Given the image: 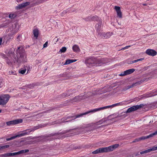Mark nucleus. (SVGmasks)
<instances>
[{
  "label": "nucleus",
  "mask_w": 157,
  "mask_h": 157,
  "mask_svg": "<svg viewBox=\"0 0 157 157\" xmlns=\"http://www.w3.org/2000/svg\"><path fill=\"white\" fill-rule=\"evenodd\" d=\"M15 49L13 48H10L7 54V56L12 58L14 63L20 65L21 62H26L27 61L26 55L25 50L23 48L18 47L16 50V55L15 56L14 52Z\"/></svg>",
  "instance_id": "nucleus-1"
},
{
  "label": "nucleus",
  "mask_w": 157,
  "mask_h": 157,
  "mask_svg": "<svg viewBox=\"0 0 157 157\" xmlns=\"http://www.w3.org/2000/svg\"><path fill=\"white\" fill-rule=\"evenodd\" d=\"M121 105V103L119 102L118 103L113 104L110 105H108V106H105L99 108H98L94 109L93 110H90V111H89L87 112H86L85 113H82L76 115L75 116H73L68 117H67V118L66 119V120L67 119H69V118H74V119H73V120H74V119H75L77 118H78V117H81L83 115H86L88 114L89 113H90L95 112L97 111H100V110L104 109H106L107 108H113L115 106L120 105ZM72 120H73V119H72Z\"/></svg>",
  "instance_id": "nucleus-2"
},
{
  "label": "nucleus",
  "mask_w": 157,
  "mask_h": 157,
  "mask_svg": "<svg viewBox=\"0 0 157 157\" xmlns=\"http://www.w3.org/2000/svg\"><path fill=\"white\" fill-rule=\"evenodd\" d=\"M41 127H42L40 125L35 126L31 129H27L25 130L24 131L22 132L19 134L18 135H17L15 136H16V137H17L25 136L26 135L29 134V133L31 132H34L36 130Z\"/></svg>",
  "instance_id": "nucleus-3"
},
{
  "label": "nucleus",
  "mask_w": 157,
  "mask_h": 157,
  "mask_svg": "<svg viewBox=\"0 0 157 157\" xmlns=\"http://www.w3.org/2000/svg\"><path fill=\"white\" fill-rule=\"evenodd\" d=\"M10 97V95L8 94L2 95L0 96V105H5L8 102Z\"/></svg>",
  "instance_id": "nucleus-4"
},
{
  "label": "nucleus",
  "mask_w": 157,
  "mask_h": 157,
  "mask_svg": "<svg viewBox=\"0 0 157 157\" xmlns=\"http://www.w3.org/2000/svg\"><path fill=\"white\" fill-rule=\"evenodd\" d=\"M144 104H141L139 105H134L129 108L126 111V113H131L132 112L135 111L138 109H140L144 106Z\"/></svg>",
  "instance_id": "nucleus-5"
},
{
  "label": "nucleus",
  "mask_w": 157,
  "mask_h": 157,
  "mask_svg": "<svg viewBox=\"0 0 157 157\" xmlns=\"http://www.w3.org/2000/svg\"><path fill=\"white\" fill-rule=\"evenodd\" d=\"M22 119L15 120L6 122V124L8 126H10L21 123L22 122Z\"/></svg>",
  "instance_id": "nucleus-6"
},
{
  "label": "nucleus",
  "mask_w": 157,
  "mask_h": 157,
  "mask_svg": "<svg viewBox=\"0 0 157 157\" xmlns=\"http://www.w3.org/2000/svg\"><path fill=\"white\" fill-rule=\"evenodd\" d=\"M95 59L90 58L86 60V63L89 67L97 66V63L95 62Z\"/></svg>",
  "instance_id": "nucleus-7"
},
{
  "label": "nucleus",
  "mask_w": 157,
  "mask_h": 157,
  "mask_svg": "<svg viewBox=\"0 0 157 157\" xmlns=\"http://www.w3.org/2000/svg\"><path fill=\"white\" fill-rule=\"evenodd\" d=\"M135 71V69L132 68L127 70L123 72H122L119 75L121 76H124L133 73Z\"/></svg>",
  "instance_id": "nucleus-8"
},
{
  "label": "nucleus",
  "mask_w": 157,
  "mask_h": 157,
  "mask_svg": "<svg viewBox=\"0 0 157 157\" xmlns=\"http://www.w3.org/2000/svg\"><path fill=\"white\" fill-rule=\"evenodd\" d=\"M107 152L106 147L100 148L92 152V154H95L99 153Z\"/></svg>",
  "instance_id": "nucleus-9"
},
{
  "label": "nucleus",
  "mask_w": 157,
  "mask_h": 157,
  "mask_svg": "<svg viewBox=\"0 0 157 157\" xmlns=\"http://www.w3.org/2000/svg\"><path fill=\"white\" fill-rule=\"evenodd\" d=\"M13 37L12 35H7L4 36L3 37V43H5L6 44L8 42H9L10 40L12 39Z\"/></svg>",
  "instance_id": "nucleus-10"
},
{
  "label": "nucleus",
  "mask_w": 157,
  "mask_h": 157,
  "mask_svg": "<svg viewBox=\"0 0 157 157\" xmlns=\"http://www.w3.org/2000/svg\"><path fill=\"white\" fill-rule=\"evenodd\" d=\"M146 53L148 55L154 56L157 54V52L155 50L151 49H148L146 52Z\"/></svg>",
  "instance_id": "nucleus-11"
},
{
  "label": "nucleus",
  "mask_w": 157,
  "mask_h": 157,
  "mask_svg": "<svg viewBox=\"0 0 157 157\" xmlns=\"http://www.w3.org/2000/svg\"><path fill=\"white\" fill-rule=\"evenodd\" d=\"M84 95L78 96L75 97L74 98L71 99L70 101L72 102H76L78 101H80L84 99V98H83Z\"/></svg>",
  "instance_id": "nucleus-12"
},
{
  "label": "nucleus",
  "mask_w": 157,
  "mask_h": 157,
  "mask_svg": "<svg viewBox=\"0 0 157 157\" xmlns=\"http://www.w3.org/2000/svg\"><path fill=\"white\" fill-rule=\"evenodd\" d=\"M119 146L118 144H116L114 145L110 146L107 147H105L107 152H110L113 151L114 149L117 148Z\"/></svg>",
  "instance_id": "nucleus-13"
},
{
  "label": "nucleus",
  "mask_w": 157,
  "mask_h": 157,
  "mask_svg": "<svg viewBox=\"0 0 157 157\" xmlns=\"http://www.w3.org/2000/svg\"><path fill=\"white\" fill-rule=\"evenodd\" d=\"M137 85H140L139 84V82H136L135 83H133L132 85L128 86H127L125 87L122 90V91H125L126 90L128 89H129L131 88H132L134 86H136Z\"/></svg>",
  "instance_id": "nucleus-14"
},
{
  "label": "nucleus",
  "mask_w": 157,
  "mask_h": 157,
  "mask_svg": "<svg viewBox=\"0 0 157 157\" xmlns=\"http://www.w3.org/2000/svg\"><path fill=\"white\" fill-rule=\"evenodd\" d=\"M20 154L19 151L17 152L13 153H6L4 154H3L1 155V156L2 157H7L8 156H13L16 155H18Z\"/></svg>",
  "instance_id": "nucleus-15"
},
{
  "label": "nucleus",
  "mask_w": 157,
  "mask_h": 157,
  "mask_svg": "<svg viewBox=\"0 0 157 157\" xmlns=\"http://www.w3.org/2000/svg\"><path fill=\"white\" fill-rule=\"evenodd\" d=\"M29 2H26L25 3H23L21 4L18 5L16 7L17 9V10H20L22 9L27 6H28L29 5Z\"/></svg>",
  "instance_id": "nucleus-16"
},
{
  "label": "nucleus",
  "mask_w": 157,
  "mask_h": 157,
  "mask_svg": "<svg viewBox=\"0 0 157 157\" xmlns=\"http://www.w3.org/2000/svg\"><path fill=\"white\" fill-rule=\"evenodd\" d=\"M114 9L117 11V16L120 18H121L122 17V14L121 11L120 7L119 6H115Z\"/></svg>",
  "instance_id": "nucleus-17"
},
{
  "label": "nucleus",
  "mask_w": 157,
  "mask_h": 157,
  "mask_svg": "<svg viewBox=\"0 0 157 157\" xmlns=\"http://www.w3.org/2000/svg\"><path fill=\"white\" fill-rule=\"evenodd\" d=\"M87 21H99V17L97 16H89L88 17H87L86 19Z\"/></svg>",
  "instance_id": "nucleus-18"
},
{
  "label": "nucleus",
  "mask_w": 157,
  "mask_h": 157,
  "mask_svg": "<svg viewBox=\"0 0 157 157\" xmlns=\"http://www.w3.org/2000/svg\"><path fill=\"white\" fill-rule=\"evenodd\" d=\"M108 34V33L105 34V33H101L100 32H98V36L101 37L102 38H107L109 37V35L107 36V35Z\"/></svg>",
  "instance_id": "nucleus-19"
},
{
  "label": "nucleus",
  "mask_w": 157,
  "mask_h": 157,
  "mask_svg": "<svg viewBox=\"0 0 157 157\" xmlns=\"http://www.w3.org/2000/svg\"><path fill=\"white\" fill-rule=\"evenodd\" d=\"M33 33L34 37H35L36 39H37L39 34L38 29L37 28L33 29Z\"/></svg>",
  "instance_id": "nucleus-20"
},
{
  "label": "nucleus",
  "mask_w": 157,
  "mask_h": 157,
  "mask_svg": "<svg viewBox=\"0 0 157 157\" xmlns=\"http://www.w3.org/2000/svg\"><path fill=\"white\" fill-rule=\"evenodd\" d=\"M154 136V135L153 133L151 134L148 136H143L141 137H140V141L142 140H144L147 139L151 137H153V136Z\"/></svg>",
  "instance_id": "nucleus-21"
},
{
  "label": "nucleus",
  "mask_w": 157,
  "mask_h": 157,
  "mask_svg": "<svg viewBox=\"0 0 157 157\" xmlns=\"http://www.w3.org/2000/svg\"><path fill=\"white\" fill-rule=\"evenodd\" d=\"M73 51L75 52H78L80 51V49L78 46L76 44H75L72 47Z\"/></svg>",
  "instance_id": "nucleus-22"
},
{
  "label": "nucleus",
  "mask_w": 157,
  "mask_h": 157,
  "mask_svg": "<svg viewBox=\"0 0 157 157\" xmlns=\"http://www.w3.org/2000/svg\"><path fill=\"white\" fill-rule=\"evenodd\" d=\"M101 23V21L99 20V21H98V23L96 25V29L98 33L100 32Z\"/></svg>",
  "instance_id": "nucleus-23"
},
{
  "label": "nucleus",
  "mask_w": 157,
  "mask_h": 157,
  "mask_svg": "<svg viewBox=\"0 0 157 157\" xmlns=\"http://www.w3.org/2000/svg\"><path fill=\"white\" fill-rule=\"evenodd\" d=\"M77 61L76 59H68L66 60L65 63L64 64V65L69 64L71 63H73Z\"/></svg>",
  "instance_id": "nucleus-24"
},
{
  "label": "nucleus",
  "mask_w": 157,
  "mask_h": 157,
  "mask_svg": "<svg viewBox=\"0 0 157 157\" xmlns=\"http://www.w3.org/2000/svg\"><path fill=\"white\" fill-rule=\"evenodd\" d=\"M9 21H6V22L0 25V28L6 27L9 25Z\"/></svg>",
  "instance_id": "nucleus-25"
},
{
  "label": "nucleus",
  "mask_w": 157,
  "mask_h": 157,
  "mask_svg": "<svg viewBox=\"0 0 157 157\" xmlns=\"http://www.w3.org/2000/svg\"><path fill=\"white\" fill-rule=\"evenodd\" d=\"M26 70V69L25 68L23 69L22 68H21L20 70H19V73L23 75L25 73Z\"/></svg>",
  "instance_id": "nucleus-26"
},
{
  "label": "nucleus",
  "mask_w": 157,
  "mask_h": 157,
  "mask_svg": "<svg viewBox=\"0 0 157 157\" xmlns=\"http://www.w3.org/2000/svg\"><path fill=\"white\" fill-rule=\"evenodd\" d=\"M65 133V132H57V133H55L54 134L53 133H52L51 134H50V135L51 136H57V135H63V134H64Z\"/></svg>",
  "instance_id": "nucleus-27"
},
{
  "label": "nucleus",
  "mask_w": 157,
  "mask_h": 157,
  "mask_svg": "<svg viewBox=\"0 0 157 157\" xmlns=\"http://www.w3.org/2000/svg\"><path fill=\"white\" fill-rule=\"evenodd\" d=\"M66 48L65 47H63L60 50L59 52H60V53H64L66 51Z\"/></svg>",
  "instance_id": "nucleus-28"
},
{
  "label": "nucleus",
  "mask_w": 157,
  "mask_h": 157,
  "mask_svg": "<svg viewBox=\"0 0 157 157\" xmlns=\"http://www.w3.org/2000/svg\"><path fill=\"white\" fill-rule=\"evenodd\" d=\"M6 63L9 65L11 66L12 64V63L10 60L9 59L8 57H6Z\"/></svg>",
  "instance_id": "nucleus-29"
},
{
  "label": "nucleus",
  "mask_w": 157,
  "mask_h": 157,
  "mask_svg": "<svg viewBox=\"0 0 157 157\" xmlns=\"http://www.w3.org/2000/svg\"><path fill=\"white\" fill-rule=\"evenodd\" d=\"M10 146L8 145H5L4 146H0V150L3 149H4L9 147Z\"/></svg>",
  "instance_id": "nucleus-30"
},
{
  "label": "nucleus",
  "mask_w": 157,
  "mask_h": 157,
  "mask_svg": "<svg viewBox=\"0 0 157 157\" xmlns=\"http://www.w3.org/2000/svg\"><path fill=\"white\" fill-rule=\"evenodd\" d=\"M29 150L28 149H26L25 150H22L20 151H19L20 154H23L24 153H25L28 152L29 151Z\"/></svg>",
  "instance_id": "nucleus-31"
},
{
  "label": "nucleus",
  "mask_w": 157,
  "mask_h": 157,
  "mask_svg": "<svg viewBox=\"0 0 157 157\" xmlns=\"http://www.w3.org/2000/svg\"><path fill=\"white\" fill-rule=\"evenodd\" d=\"M150 149L145 150L144 151H142L140 152V154H144L148 152H150Z\"/></svg>",
  "instance_id": "nucleus-32"
},
{
  "label": "nucleus",
  "mask_w": 157,
  "mask_h": 157,
  "mask_svg": "<svg viewBox=\"0 0 157 157\" xmlns=\"http://www.w3.org/2000/svg\"><path fill=\"white\" fill-rule=\"evenodd\" d=\"M67 92V94H70L69 95V96H70V95L72 94L73 93H75V92L73 91V90L71 89L68 90Z\"/></svg>",
  "instance_id": "nucleus-33"
},
{
  "label": "nucleus",
  "mask_w": 157,
  "mask_h": 157,
  "mask_svg": "<svg viewBox=\"0 0 157 157\" xmlns=\"http://www.w3.org/2000/svg\"><path fill=\"white\" fill-rule=\"evenodd\" d=\"M8 74L9 75H16V72L13 71H9L8 72Z\"/></svg>",
  "instance_id": "nucleus-34"
},
{
  "label": "nucleus",
  "mask_w": 157,
  "mask_h": 157,
  "mask_svg": "<svg viewBox=\"0 0 157 157\" xmlns=\"http://www.w3.org/2000/svg\"><path fill=\"white\" fill-rule=\"evenodd\" d=\"M147 80V78H144V79H141L140 81H138L139 82V85L141 84L142 82H144L145 80Z\"/></svg>",
  "instance_id": "nucleus-35"
},
{
  "label": "nucleus",
  "mask_w": 157,
  "mask_h": 157,
  "mask_svg": "<svg viewBox=\"0 0 157 157\" xmlns=\"http://www.w3.org/2000/svg\"><path fill=\"white\" fill-rule=\"evenodd\" d=\"M16 138V136H13L11 137H10V138H7L6 139V141H9L10 140H11L14 139Z\"/></svg>",
  "instance_id": "nucleus-36"
},
{
  "label": "nucleus",
  "mask_w": 157,
  "mask_h": 157,
  "mask_svg": "<svg viewBox=\"0 0 157 157\" xmlns=\"http://www.w3.org/2000/svg\"><path fill=\"white\" fill-rule=\"evenodd\" d=\"M150 151H155L157 150V146H154L152 147L150 149Z\"/></svg>",
  "instance_id": "nucleus-37"
},
{
  "label": "nucleus",
  "mask_w": 157,
  "mask_h": 157,
  "mask_svg": "<svg viewBox=\"0 0 157 157\" xmlns=\"http://www.w3.org/2000/svg\"><path fill=\"white\" fill-rule=\"evenodd\" d=\"M15 17V15L13 14H10L9 16V17L11 19L14 18Z\"/></svg>",
  "instance_id": "nucleus-38"
},
{
  "label": "nucleus",
  "mask_w": 157,
  "mask_h": 157,
  "mask_svg": "<svg viewBox=\"0 0 157 157\" xmlns=\"http://www.w3.org/2000/svg\"><path fill=\"white\" fill-rule=\"evenodd\" d=\"M3 79L2 78H0V88L3 86Z\"/></svg>",
  "instance_id": "nucleus-39"
},
{
  "label": "nucleus",
  "mask_w": 157,
  "mask_h": 157,
  "mask_svg": "<svg viewBox=\"0 0 157 157\" xmlns=\"http://www.w3.org/2000/svg\"><path fill=\"white\" fill-rule=\"evenodd\" d=\"M70 94H67V92L63 93L62 94V96L63 97H65L68 96H69Z\"/></svg>",
  "instance_id": "nucleus-40"
},
{
  "label": "nucleus",
  "mask_w": 157,
  "mask_h": 157,
  "mask_svg": "<svg viewBox=\"0 0 157 157\" xmlns=\"http://www.w3.org/2000/svg\"><path fill=\"white\" fill-rule=\"evenodd\" d=\"M140 141V138H136L134 140L132 141V143H135L136 142H139Z\"/></svg>",
  "instance_id": "nucleus-41"
},
{
  "label": "nucleus",
  "mask_w": 157,
  "mask_h": 157,
  "mask_svg": "<svg viewBox=\"0 0 157 157\" xmlns=\"http://www.w3.org/2000/svg\"><path fill=\"white\" fill-rule=\"evenodd\" d=\"M12 27L13 29H15L17 26V23H15L12 25Z\"/></svg>",
  "instance_id": "nucleus-42"
},
{
  "label": "nucleus",
  "mask_w": 157,
  "mask_h": 157,
  "mask_svg": "<svg viewBox=\"0 0 157 157\" xmlns=\"http://www.w3.org/2000/svg\"><path fill=\"white\" fill-rule=\"evenodd\" d=\"M21 37V35L20 34L17 37V39L18 41H19L20 40V38Z\"/></svg>",
  "instance_id": "nucleus-43"
},
{
  "label": "nucleus",
  "mask_w": 157,
  "mask_h": 157,
  "mask_svg": "<svg viewBox=\"0 0 157 157\" xmlns=\"http://www.w3.org/2000/svg\"><path fill=\"white\" fill-rule=\"evenodd\" d=\"M48 42L47 41L44 44V45H43L44 48H46V47L47 46H48Z\"/></svg>",
  "instance_id": "nucleus-44"
},
{
  "label": "nucleus",
  "mask_w": 157,
  "mask_h": 157,
  "mask_svg": "<svg viewBox=\"0 0 157 157\" xmlns=\"http://www.w3.org/2000/svg\"><path fill=\"white\" fill-rule=\"evenodd\" d=\"M130 46H130V45L128 46H126L125 47H124V48H122L121 49V50H124V49H127V48H128L130 47Z\"/></svg>",
  "instance_id": "nucleus-45"
},
{
  "label": "nucleus",
  "mask_w": 157,
  "mask_h": 157,
  "mask_svg": "<svg viewBox=\"0 0 157 157\" xmlns=\"http://www.w3.org/2000/svg\"><path fill=\"white\" fill-rule=\"evenodd\" d=\"M127 63L128 64H132V63H133V61H128L127 62Z\"/></svg>",
  "instance_id": "nucleus-46"
},
{
  "label": "nucleus",
  "mask_w": 157,
  "mask_h": 157,
  "mask_svg": "<svg viewBox=\"0 0 157 157\" xmlns=\"http://www.w3.org/2000/svg\"><path fill=\"white\" fill-rule=\"evenodd\" d=\"M61 121H62V122H69V121H65V120H64V118H62V119H61Z\"/></svg>",
  "instance_id": "nucleus-47"
},
{
  "label": "nucleus",
  "mask_w": 157,
  "mask_h": 157,
  "mask_svg": "<svg viewBox=\"0 0 157 157\" xmlns=\"http://www.w3.org/2000/svg\"><path fill=\"white\" fill-rule=\"evenodd\" d=\"M144 59V58H141L140 59H136V60H137V62L139 61H142Z\"/></svg>",
  "instance_id": "nucleus-48"
},
{
  "label": "nucleus",
  "mask_w": 157,
  "mask_h": 157,
  "mask_svg": "<svg viewBox=\"0 0 157 157\" xmlns=\"http://www.w3.org/2000/svg\"><path fill=\"white\" fill-rule=\"evenodd\" d=\"M144 59V58H141L140 59H136V60H137V62L139 61H142Z\"/></svg>",
  "instance_id": "nucleus-49"
},
{
  "label": "nucleus",
  "mask_w": 157,
  "mask_h": 157,
  "mask_svg": "<svg viewBox=\"0 0 157 157\" xmlns=\"http://www.w3.org/2000/svg\"><path fill=\"white\" fill-rule=\"evenodd\" d=\"M2 40H3L2 38L0 37V45L2 44Z\"/></svg>",
  "instance_id": "nucleus-50"
},
{
  "label": "nucleus",
  "mask_w": 157,
  "mask_h": 157,
  "mask_svg": "<svg viewBox=\"0 0 157 157\" xmlns=\"http://www.w3.org/2000/svg\"><path fill=\"white\" fill-rule=\"evenodd\" d=\"M108 33V34L107 36H108L109 35V37H110V36L111 35L112 33L111 32H109V33Z\"/></svg>",
  "instance_id": "nucleus-51"
},
{
  "label": "nucleus",
  "mask_w": 157,
  "mask_h": 157,
  "mask_svg": "<svg viewBox=\"0 0 157 157\" xmlns=\"http://www.w3.org/2000/svg\"><path fill=\"white\" fill-rule=\"evenodd\" d=\"M26 67L27 68V73L29 71V70L30 68L29 67H27V66H26Z\"/></svg>",
  "instance_id": "nucleus-52"
},
{
  "label": "nucleus",
  "mask_w": 157,
  "mask_h": 157,
  "mask_svg": "<svg viewBox=\"0 0 157 157\" xmlns=\"http://www.w3.org/2000/svg\"><path fill=\"white\" fill-rule=\"evenodd\" d=\"M153 133L154 135V136L157 135V130L154 132Z\"/></svg>",
  "instance_id": "nucleus-53"
},
{
  "label": "nucleus",
  "mask_w": 157,
  "mask_h": 157,
  "mask_svg": "<svg viewBox=\"0 0 157 157\" xmlns=\"http://www.w3.org/2000/svg\"><path fill=\"white\" fill-rule=\"evenodd\" d=\"M133 63H136L137 62V60H133Z\"/></svg>",
  "instance_id": "nucleus-54"
},
{
  "label": "nucleus",
  "mask_w": 157,
  "mask_h": 157,
  "mask_svg": "<svg viewBox=\"0 0 157 157\" xmlns=\"http://www.w3.org/2000/svg\"><path fill=\"white\" fill-rule=\"evenodd\" d=\"M140 155V154H139V153H136V155H135L136 156H137V155Z\"/></svg>",
  "instance_id": "nucleus-55"
},
{
  "label": "nucleus",
  "mask_w": 157,
  "mask_h": 157,
  "mask_svg": "<svg viewBox=\"0 0 157 157\" xmlns=\"http://www.w3.org/2000/svg\"><path fill=\"white\" fill-rule=\"evenodd\" d=\"M143 5L144 6H147V4H145V3H144V4H143Z\"/></svg>",
  "instance_id": "nucleus-56"
},
{
  "label": "nucleus",
  "mask_w": 157,
  "mask_h": 157,
  "mask_svg": "<svg viewBox=\"0 0 157 157\" xmlns=\"http://www.w3.org/2000/svg\"><path fill=\"white\" fill-rule=\"evenodd\" d=\"M3 57H4L5 59H6V55H3Z\"/></svg>",
  "instance_id": "nucleus-57"
},
{
  "label": "nucleus",
  "mask_w": 157,
  "mask_h": 157,
  "mask_svg": "<svg viewBox=\"0 0 157 157\" xmlns=\"http://www.w3.org/2000/svg\"><path fill=\"white\" fill-rule=\"evenodd\" d=\"M59 40V39L58 38H57L56 40V42H57Z\"/></svg>",
  "instance_id": "nucleus-58"
},
{
  "label": "nucleus",
  "mask_w": 157,
  "mask_h": 157,
  "mask_svg": "<svg viewBox=\"0 0 157 157\" xmlns=\"http://www.w3.org/2000/svg\"><path fill=\"white\" fill-rule=\"evenodd\" d=\"M102 121V120H100V121H98V122H99V123H100V122H101Z\"/></svg>",
  "instance_id": "nucleus-59"
},
{
  "label": "nucleus",
  "mask_w": 157,
  "mask_h": 157,
  "mask_svg": "<svg viewBox=\"0 0 157 157\" xmlns=\"http://www.w3.org/2000/svg\"><path fill=\"white\" fill-rule=\"evenodd\" d=\"M17 2H19L20 1V0H17Z\"/></svg>",
  "instance_id": "nucleus-60"
},
{
  "label": "nucleus",
  "mask_w": 157,
  "mask_h": 157,
  "mask_svg": "<svg viewBox=\"0 0 157 157\" xmlns=\"http://www.w3.org/2000/svg\"><path fill=\"white\" fill-rule=\"evenodd\" d=\"M2 112V110L0 109V113Z\"/></svg>",
  "instance_id": "nucleus-61"
},
{
  "label": "nucleus",
  "mask_w": 157,
  "mask_h": 157,
  "mask_svg": "<svg viewBox=\"0 0 157 157\" xmlns=\"http://www.w3.org/2000/svg\"><path fill=\"white\" fill-rule=\"evenodd\" d=\"M71 130H69V131H68V132H70V131Z\"/></svg>",
  "instance_id": "nucleus-62"
},
{
  "label": "nucleus",
  "mask_w": 157,
  "mask_h": 157,
  "mask_svg": "<svg viewBox=\"0 0 157 157\" xmlns=\"http://www.w3.org/2000/svg\"><path fill=\"white\" fill-rule=\"evenodd\" d=\"M76 128H74V129H73H73H75Z\"/></svg>",
  "instance_id": "nucleus-63"
},
{
  "label": "nucleus",
  "mask_w": 157,
  "mask_h": 157,
  "mask_svg": "<svg viewBox=\"0 0 157 157\" xmlns=\"http://www.w3.org/2000/svg\"><path fill=\"white\" fill-rule=\"evenodd\" d=\"M151 123V121H150V122H149V123Z\"/></svg>",
  "instance_id": "nucleus-64"
}]
</instances>
